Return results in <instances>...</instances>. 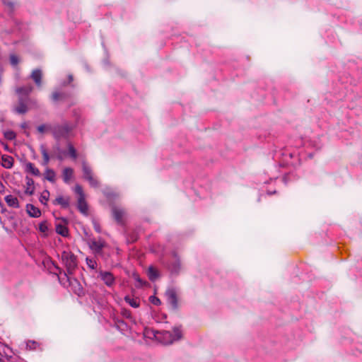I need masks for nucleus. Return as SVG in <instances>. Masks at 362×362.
Listing matches in <instances>:
<instances>
[{
	"instance_id": "f257e3e1",
	"label": "nucleus",
	"mask_w": 362,
	"mask_h": 362,
	"mask_svg": "<svg viewBox=\"0 0 362 362\" xmlns=\"http://www.w3.org/2000/svg\"><path fill=\"white\" fill-rule=\"evenodd\" d=\"M33 90V87L31 85L18 86L15 88L17 100L13 105V112L18 115H25L32 109L39 108L37 100L30 96Z\"/></svg>"
},
{
	"instance_id": "f03ea898",
	"label": "nucleus",
	"mask_w": 362,
	"mask_h": 362,
	"mask_svg": "<svg viewBox=\"0 0 362 362\" xmlns=\"http://www.w3.org/2000/svg\"><path fill=\"white\" fill-rule=\"evenodd\" d=\"M62 260L66 268V272H64L65 276L73 274L77 267V257L71 251H63L62 253Z\"/></svg>"
},
{
	"instance_id": "7ed1b4c3",
	"label": "nucleus",
	"mask_w": 362,
	"mask_h": 362,
	"mask_svg": "<svg viewBox=\"0 0 362 362\" xmlns=\"http://www.w3.org/2000/svg\"><path fill=\"white\" fill-rule=\"evenodd\" d=\"M71 129L68 124L54 125L52 129L54 138L59 141L61 139H66L69 137Z\"/></svg>"
},
{
	"instance_id": "20e7f679",
	"label": "nucleus",
	"mask_w": 362,
	"mask_h": 362,
	"mask_svg": "<svg viewBox=\"0 0 362 362\" xmlns=\"http://www.w3.org/2000/svg\"><path fill=\"white\" fill-rule=\"evenodd\" d=\"M165 296L166 297L168 303L171 305V308L173 310H177L178 305V298L175 288H168L165 292Z\"/></svg>"
},
{
	"instance_id": "39448f33",
	"label": "nucleus",
	"mask_w": 362,
	"mask_h": 362,
	"mask_svg": "<svg viewBox=\"0 0 362 362\" xmlns=\"http://www.w3.org/2000/svg\"><path fill=\"white\" fill-rule=\"evenodd\" d=\"M124 214L125 212L122 209L118 208L116 206L112 207V216L117 223L120 226H124L125 224L124 220Z\"/></svg>"
},
{
	"instance_id": "423d86ee",
	"label": "nucleus",
	"mask_w": 362,
	"mask_h": 362,
	"mask_svg": "<svg viewBox=\"0 0 362 362\" xmlns=\"http://www.w3.org/2000/svg\"><path fill=\"white\" fill-rule=\"evenodd\" d=\"M57 219H59L62 221H63L64 223V225H62L61 223L56 224V227H55L56 233L57 234L62 235V237H65V238L68 237L69 235V228L66 226V224L68 223L67 218L65 217H60V218H57Z\"/></svg>"
},
{
	"instance_id": "0eeeda50",
	"label": "nucleus",
	"mask_w": 362,
	"mask_h": 362,
	"mask_svg": "<svg viewBox=\"0 0 362 362\" xmlns=\"http://www.w3.org/2000/svg\"><path fill=\"white\" fill-rule=\"evenodd\" d=\"M105 241L102 240L100 238L98 240L95 239L90 240L88 242V245L90 248L94 251L96 254L101 253L103 248L105 247Z\"/></svg>"
},
{
	"instance_id": "6e6552de",
	"label": "nucleus",
	"mask_w": 362,
	"mask_h": 362,
	"mask_svg": "<svg viewBox=\"0 0 362 362\" xmlns=\"http://www.w3.org/2000/svg\"><path fill=\"white\" fill-rule=\"evenodd\" d=\"M70 286L71 287L73 292L78 297H82L85 296L84 289L78 279L75 278L71 279V281H70Z\"/></svg>"
},
{
	"instance_id": "1a4fd4ad",
	"label": "nucleus",
	"mask_w": 362,
	"mask_h": 362,
	"mask_svg": "<svg viewBox=\"0 0 362 362\" xmlns=\"http://www.w3.org/2000/svg\"><path fill=\"white\" fill-rule=\"evenodd\" d=\"M176 259L168 264V269L172 275L177 276L181 270V262L177 255H175Z\"/></svg>"
},
{
	"instance_id": "9d476101",
	"label": "nucleus",
	"mask_w": 362,
	"mask_h": 362,
	"mask_svg": "<svg viewBox=\"0 0 362 362\" xmlns=\"http://www.w3.org/2000/svg\"><path fill=\"white\" fill-rule=\"evenodd\" d=\"M71 197L69 196H58L52 201L54 205H60L62 209H68L70 206Z\"/></svg>"
},
{
	"instance_id": "9b49d317",
	"label": "nucleus",
	"mask_w": 362,
	"mask_h": 362,
	"mask_svg": "<svg viewBox=\"0 0 362 362\" xmlns=\"http://www.w3.org/2000/svg\"><path fill=\"white\" fill-rule=\"evenodd\" d=\"M99 275L106 286L110 287L115 284V277L111 272L100 271Z\"/></svg>"
},
{
	"instance_id": "f8f14e48",
	"label": "nucleus",
	"mask_w": 362,
	"mask_h": 362,
	"mask_svg": "<svg viewBox=\"0 0 362 362\" xmlns=\"http://www.w3.org/2000/svg\"><path fill=\"white\" fill-rule=\"evenodd\" d=\"M26 212L30 217L38 218L41 216V211L32 204H27L25 206Z\"/></svg>"
},
{
	"instance_id": "ddd939ff",
	"label": "nucleus",
	"mask_w": 362,
	"mask_h": 362,
	"mask_svg": "<svg viewBox=\"0 0 362 362\" xmlns=\"http://www.w3.org/2000/svg\"><path fill=\"white\" fill-rule=\"evenodd\" d=\"M77 209L82 214H88V206L86 201V197H78Z\"/></svg>"
},
{
	"instance_id": "4468645a",
	"label": "nucleus",
	"mask_w": 362,
	"mask_h": 362,
	"mask_svg": "<svg viewBox=\"0 0 362 362\" xmlns=\"http://www.w3.org/2000/svg\"><path fill=\"white\" fill-rule=\"evenodd\" d=\"M147 275L149 280L152 282L156 281L160 277L159 271L153 266H150L147 270Z\"/></svg>"
},
{
	"instance_id": "2eb2a0df",
	"label": "nucleus",
	"mask_w": 362,
	"mask_h": 362,
	"mask_svg": "<svg viewBox=\"0 0 362 362\" xmlns=\"http://www.w3.org/2000/svg\"><path fill=\"white\" fill-rule=\"evenodd\" d=\"M70 97V94L64 92H54L52 94L51 98L54 102L65 101Z\"/></svg>"
},
{
	"instance_id": "dca6fc26",
	"label": "nucleus",
	"mask_w": 362,
	"mask_h": 362,
	"mask_svg": "<svg viewBox=\"0 0 362 362\" xmlns=\"http://www.w3.org/2000/svg\"><path fill=\"white\" fill-rule=\"evenodd\" d=\"M30 77L37 86H40L42 85V72L41 69H36L33 70Z\"/></svg>"
},
{
	"instance_id": "f3484780",
	"label": "nucleus",
	"mask_w": 362,
	"mask_h": 362,
	"mask_svg": "<svg viewBox=\"0 0 362 362\" xmlns=\"http://www.w3.org/2000/svg\"><path fill=\"white\" fill-rule=\"evenodd\" d=\"M25 181H26V189L25 190V194L28 195H33L35 192V186H34V180L33 178L26 176L25 177Z\"/></svg>"
},
{
	"instance_id": "a211bd4d",
	"label": "nucleus",
	"mask_w": 362,
	"mask_h": 362,
	"mask_svg": "<svg viewBox=\"0 0 362 362\" xmlns=\"http://www.w3.org/2000/svg\"><path fill=\"white\" fill-rule=\"evenodd\" d=\"M2 163L1 165L6 169H11L13 165L14 159L12 156L8 155L1 156Z\"/></svg>"
},
{
	"instance_id": "6ab92c4d",
	"label": "nucleus",
	"mask_w": 362,
	"mask_h": 362,
	"mask_svg": "<svg viewBox=\"0 0 362 362\" xmlns=\"http://www.w3.org/2000/svg\"><path fill=\"white\" fill-rule=\"evenodd\" d=\"M4 199L8 206L15 209H18L20 207L19 202L16 197L9 194L6 196Z\"/></svg>"
},
{
	"instance_id": "aec40b11",
	"label": "nucleus",
	"mask_w": 362,
	"mask_h": 362,
	"mask_svg": "<svg viewBox=\"0 0 362 362\" xmlns=\"http://www.w3.org/2000/svg\"><path fill=\"white\" fill-rule=\"evenodd\" d=\"M25 171L27 173H30L33 175L37 177L40 176L41 175L38 168H35L34 164L30 162H28L25 163Z\"/></svg>"
},
{
	"instance_id": "412c9836",
	"label": "nucleus",
	"mask_w": 362,
	"mask_h": 362,
	"mask_svg": "<svg viewBox=\"0 0 362 362\" xmlns=\"http://www.w3.org/2000/svg\"><path fill=\"white\" fill-rule=\"evenodd\" d=\"M73 176H74V170L71 168L67 167L63 170L62 179L65 183H69V181L73 177Z\"/></svg>"
},
{
	"instance_id": "4be33fe9",
	"label": "nucleus",
	"mask_w": 362,
	"mask_h": 362,
	"mask_svg": "<svg viewBox=\"0 0 362 362\" xmlns=\"http://www.w3.org/2000/svg\"><path fill=\"white\" fill-rule=\"evenodd\" d=\"M162 334L163 339L165 340L164 343L165 344H170L175 341V339H173V333L170 331H162L159 332Z\"/></svg>"
},
{
	"instance_id": "5701e85b",
	"label": "nucleus",
	"mask_w": 362,
	"mask_h": 362,
	"mask_svg": "<svg viewBox=\"0 0 362 362\" xmlns=\"http://www.w3.org/2000/svg\"><path fill=\"white\" fill-rule=\"evenodd\" d=\"M126 238L127 244H131L136 242L138 240L139 234L136 231L133 230L132 232L127 233Z\"/></svg>"
},
{
	"instance_id": "b1692460",
	"label": "nucleus",
	"mask_w": 362,
	"mask_h": 362,
	"mask_svg": "<svg viewBox=\"0 0 362 362\" xmlns=\"http://www.w3.org/2000/svg\"><path fill=\"white\" fill-rule=\"evenodd\" d=\"M56 173L52 169L47 168L45 173V179L54 183L55 182Z\"/></svg>"
},
{
	"instance_id": "393cba45",
	"label": "nucleus",
	"mask_w": 362,
	"mask_h": 362,
	"mask_svg": "<svg viewBox=\"0 0 362 362\" xmlns=\"http://www.w3.org/2000/svg\"><path fill=\"white\" fill-rule=\"evenodd\" d=\"M82 170L83 176L85 180H88V178L93 176L91 168L89 166H88L86 164V163H83Z\"/></svg>"
},
{
	"instance_id": "a878e982",
	"label": "nucleus",
	"mask_w": 362,
	"mask_h": 362,
	"mask_svg": "<svg viewBox=\"0 0 362 362\" xmlns=\"http://www.w3.org/2000/svg\"><path fill=\"white\" fill-rule=\"evenodd\" d=\"M68 152L67 154L73 160H76L78 157L77 151L74 146L71 143L67 144Z\"/></svg>"
},
{
	"instance_id": "bb28decb",
	"label": "nucleus",
	"mask_w": 362,
	"mask_h": 362,
	"mask_svg": "<svg viewBox=\"0 0 362 362\" xmlns=\"http://www.w3.org/2000/svg\"><path fill=\"white\" fill-rule=\"evenodd\" d=\"M181 327V326H178L174 327L173 329V339H175V341H178L182 338V332Z\"/></svg>"
},
{
	"instance_id": "cd10ccee",
	"label": "nucleus",
	"mask_w": 362,
	"mask_h": 362,
	"mask_svg": "<svg viewBox=\"0 0 362 362\" xmlns=\"http://www.w3.org/2000/svg\"><path fill=\"white\" fill-rule=\"evenodd\" d=\"M124 301L128 303L131 307L136 308H139L140 305V303L139 301L136 300V299H134L131 298L129 296H126L124 298Z\"/></svg>"
},
{
	"instance_id": "c85d7f7f",
	"label": "nucleus",
	"mask_w": 362,
	"mask_h": 362,
	"mask_svg": "<svg viewBox=\"0 0 362 362\" xmlns=\"http://www.w3.org/2000/svg\"><path fill=\"white\" fill-rule=\"evenodd\" d=\"M40 151L43 157V164L47 165L49 161V156L44 145L40 146Z\"/></svg>"
},
{
	"instance_id": "c756f323",
	"label": "nucleus",
	"mask_w": 362,
	"mask_h": 362,
	"mask_svg": "<svg viewBox=\"0 0 362 362\" xmlns=\"http://www.w3.org/2000/svg\"><path fill=\"white\" fill-rule=\"evenodd\" d=\"M49 197V192L47 189H45L40 194L39 200L43 205H47V202L48 201Z\"/></svg>"
},
{
	"instance_id": "7c9ffc66",
	"label": "nucleus",
	"mask_w": 362,
	"mask_h": 362,
	"mask_svg": "<svg viewBox=\"0 0 362 362\" xmlns=\"http://www.w3.org/2000/svg\"><path fill=\"white\" fill-rule=\"evenodd\" d=\"M116 327L120 330H126L127 329V324L123 320L117 319L115 320Z\"/></svg>"
},
{
	"instance_id": "2f4dec72",
	"label": "nucleus",
	"mask_w": 362,
	"mask_h": 362,
	"mask_svg": "<svg viewBox=\"0 0 362 362\" xmlns=\"http://www.w3.org/2000/svg\"><path fill=\"white\" fill-rule=\"evenodd\" d=\"M1 2L4 6H6L8 8L9 12L11 13H13L14 9H15V4L13 1H10V0H1Z\"/></svg>"
},
{
	"instance_id": "473e14b6",
	"label": "nucleus",
	"mask_w": 362,
	"mask_h": 362,
	"mask_svg": "<svg viewBox=\"0 0 362 362\" xmlns=\"http://www.w3.org/2000/svg\"><path fill=\"white\" fill-rule=\"evenodd\" d=\"M4 137L6 139L12 141L16 138V133L12 130H7L4 133Z\"/></svg>"
},
{
	"instance_id": "72a5a7b5",
	"label": "nucleus",
	"mask_w": 362,
	"mask_h": 362,
	"mask_svg": "<svg viewBox=\"0 0 362 362\" xmlns=\"http://www.w3.org/2000/svg\"><path fill=\"white\" fill-rule=\"evenodd\" d=\"M39 346V344L35 341H28L26 343V349L29 350H35Z\"/></svg>"
},
{
	"instance_id": "f704fd0d",
	"label": "nucleus",
	"mask_w": 362,
	"mask_h": 362,
	"mask_svg": "<svg viewBox=\"0 0 362 362\" xmlns=\"http://www.w3.org/2000/svg\"><path fill=\"white\" fill-rule=\"evenodd\" d=\"M10 63L13 66H16L19 63V59L17 55L11 54L9 56Z\"/></svg>"
},
{
	"instance_id": "c9c22d12",
	"label": "nucleus",
	"mask_w": 362,
	"mask_h": 362,
	"mask_svg": "<svg viewBox=\"0 0 362 362\" xmlns=\"http://www.w3.org/2000/svg\"><path fill=\"white\" fill-rule=\"evenodd\" d=\"M74 192L78 195V197H86L82 187L77 184L75 186Z\"/></svg>"
},
{
	"instance_id": "e433bc0d",
	"label": "nucleus",
	"mask_w": 362,
	"mask_h": 362,
	"mask_svg": "<svg viewBox=\"0 0 362 362\" xmlns=\"http://www.w3.org/2000/svg\"><path fill=\"white\" fill-rule=\"evenodd\" d=\"M86 261V264L89 268H90L92 269H94L96 268L97 262L95 259H90V258L87 257Z\"/></svg>"
},
{
	"instance_id": "4c0bfd02",
	"label": "nucleus",
	"mask_w": 362,
	"mask_h": 362,
	"mask_svg": "<svg viewBox=\"0 0 362 362\" xmlns=\"http://www.w3.org/2000/svg\"><path fill=\"white\" fill-rule=\"evenodd\" d=\"M39 230L42 233H46L48 230V226H47V221H42L39 224Z\"/></svg>"
},
{
	"instance_id": "58836bf2",
	"label": "nucleus",
	"mask_w": 362,
	"mask_h": 362,
	"mask_svg": "<svg viewBox=\"0 0 362 362\" xmlns=\"http://www.w3.org/2000/svg\"><path fill=\"white\" fill-rule=\"evenodd\" d=\"M86 180L89 182V184L91 187H95V188L99 187V182L96 179H95L93 177V176L90 177V178H88Z\"/></svg>"
},
{
	"instance_id": "ea45409f",
	"label": "nucleus",
	"mask_w": 362,
	"mask_h": 362,
	"mask_svg": "<svg viewBox=\"0 0 362 362\" xmlns=\"http://www.w3.org/2000/svg\"><path fill=\"white\" fill-rule=\"evenodd\" d=\"M149 301L156 305H161V300L156 296H151L148 298Z\"/></svg>"
},
{
	"instance_id": "a19ab883",
	"label": "nucleus",
	"mask_w": 362,
	"mask_h": 362,
	"mask_svg": "<svg viewBox=\"0 0 362 362\" xmlns=\"http://www.w3.org/2000/svg\"><path fill=\"white\" fill-rule=\"evenodd\" d=\"M92 223H93V228H94L95 230L97 233H100L102 232V229H101L100 223L96 220H93Z\"/></svg>"
},
{
	"instance_id": "79ce46f5",
	"label": "nucleus",
	"mask_w": 362,
	"mask_h": 362,
	"mask_svg": "<svg viewBox=\"0 0 362 362\" xmlns=\"http://www.w3.org/2000/svg\"><path fill=\"white\" fill-rule=\"evenodd\" d=\"M132 276L135 279V281L140 283L141 286L145 285L146 284V281H143L142 279L140 278L139 275L136 272L133 273Z\"/></svg>"
},
{
	"instance_id": "37998d69",
	"label": "nucleus",
	"mask_w": 362,
	"mask_h": 362,
	"mask_svg": "<svg viewBox=\"0 0 362 362\" xmlns=\"http://www.w3.org/2000/svg\"><path fill=\"white\" fill-rule=\"evenodd\" d=\"M53 148L58 153H66L65 151H64L61 149L60 144H59V141H57V143L54 146Z\"/></svg>"
},
{
	"instance_id": "c03bdc74",
	"label": "nucleus",
	"mask_w": 362,
	"mask_h": 362,
	"mask_svg": "<svg viewBox=\"0 0 362 362\" xmlns=\"http://www.w3.org/2000/svg\"><path fill=\"white\" fill-rule=\"evenodd\" d=\"M122 315L124 317H125L126 318H131V317H132L131 312L127 309H124L122 310Z\"/></svg>"
},
{
	"instance_id": "a18cd8bd",
	"label": "nucleus",
	"mask_w": 362,
	"mask_h": 362,
	"mask_svg": "<svg viewBox=\"0 0 362 362\" xmlns=\"http://www.w3.org/2000/svg\"><path fill=\"white\" fill-rule=\"evenodd\" d=\"M45 129V124H41V125L37 127V131L39 132H40V133H44Z\"/></svg>"
},
{
	"instance_id": "49530a36",
	"label": "nucleus",
	"mask_w": 362,
	"mask_h": 362,
	"mask_svg": "<svg viewBox=\"0 0 362 362\" xmlns=\"http://www.w3.org/2000/svg\"><path fill=\"white\" fill-rule=\"evenodd\" d=\"M4 69L3 66L0 64V84L2 82V76L4 74Z\"/></svg>"
},
{
	"instance_id": "de8ad7c7",
	"label": "nucleus",
	"mask_w": 362,
	"mask_h": 362,
	"mask_svg": "<svg viewBox=\"0 0 362 362\" xmlns=\"http://www.w3.org/2000/svg\"><path fill=\"white\" fill-rule=\"evenodd\" d=\"M52 264L54 265V267H55V269H57V271H58L59 273H62V269L60 267H59L57 264H55L54 262H52Z\"/></svg>"
},
{
	"instance_id": "09e8293b",
	"label": "nucleus",
	"mask_w": 362,
	"mask_h": 362,
	"mask_svg": "<svg viewBox=\"0 0 362 362\" xmlns=\"http://www.w3.org/2000/svg\"><path fill=\"white\" fill-rule=\"evenodd\" d=\"M62 154L63 153H58L57 155V158L59 160H62L64 159L63 156H62Z\"/></svg>"
},
{
	"instance_id": "8fccbe9b",
	"label": "nucleus",
	"mask_w": 362,
	"mask_h": 362,
	"mask_svg": "<svg viewBox=\"0 0 362 362\" xmlns=\"http://www.w3.org/2000/svg\"><path fill=\"white\" fill-rule=\"evenodd\" d=\"M267 194L269 195H272V194H275L277 193V192L276 190H274V191H270V190H268L267 192Z\"/></svg>"
},
{
	"instance_id": "3c124183",
	"label": "nucleus",
	"mask_w": 362,
	"mask_h": 362,
	"mask_svg": "<svg viewBox=\"0 0 362 362\" xmlns=\"http://www.w3.org/2000/svg\"><path fill=\"white\" fill-rule=\"evenodd\" d=\"M74 80V77L71 74H69L68 76V81H69V83H71Z\"/></svg>"
},
{
	"instance_id": "603ef678",
	"label": "nucleus",
	"mask_w": 362,
	"mask_h": 362,
	"mask_svg": "<svg viewBox=\"0 0 362 362\" xmlns=\"http://www.w3.org/2000/svg\"><path fill=\"white\" fill-rule=\"evenodd\" d=\"M21 128H26L27 127V124L25 122H23L21 124Z\"/></svg>"
},
{
	"instance_id": "864d4df0",
	"label": "nucleus",
	"mask_w": 362,
	"mask_h": 362,
	"mask_svg": "<svg viewBox=\"0 0 362 362\" xmlns=\"http://www.w3.org/2000/svg\"><path fill=\"white\" fill-rule=\"evenodd\" d=\"M2 144L4 145V147L6 150L8 151V146L7 144H4L2 143Z\"/></svg>"
},
{
	"instance_id": "5fc2aeb1",
	"label": "nucleus",
	"mask_w": 362,
	"mask_h": 362,
	"mask_svg": "<svg viewBox=\"0 0 362 362\" xmlns=\"http://www.w3.org/2000/svg\"><path fill=\"white\" fill-rule=\"evenodd\" d=\"M0 362H4V361L0 358Z\"/></svg>"
}]
</instances>
